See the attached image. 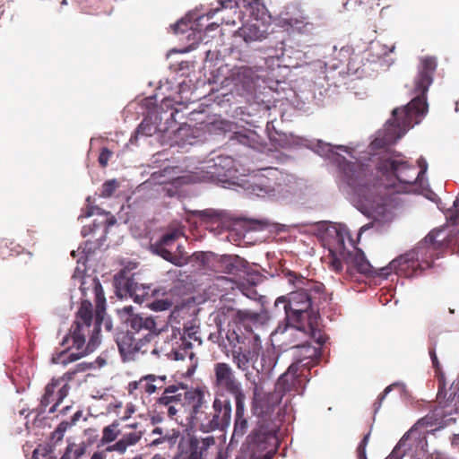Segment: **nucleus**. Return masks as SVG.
Masks as SVG:
<instances>
[{
	"label": "nucleus",
	"mask_w": 459,
	"mask_h": 459,
	"mask_svg": "<svg viewBox=\"0 0 459 459\" xmlns=\"http://www.w3.org/2000/svg\"><path fill=\"white\" fill-rule=\"evenodd\" d=\"M187 27H188V22H185L184 20H180L178 22L171 25V28H172L174 33H176V34L184 33L186 30Z\"/></svg>",
	"instance_id": "52"
},
{
	"label": "nucleus",
	"mask_w": 459,
	"mask_h": 459,
	"mask_svg": "<svg viewBox=\"0 0 459 459\" xmlns=\"http://www.w3.org/2000/svg\"><path fill=\"white\" fill-rule=\"evenodd\" d=\"M282 275L291 285L307 286L310 283L308 279L290 270H283Z\"/></svg>",
	"instance_id": "41"
},
{
	"label": "nucleus",
	"mask_w": 459,
	"mask_h": 459,
	"mask_svg": "<svg viewBox=\"0 0 459 459\" xmlns=\"http://www.w3.org/2000/svg\"><path fill=\"white\" fill-rule=\"evenodd\" d=\"M86 453V446L84 443L76 445L70 443L67 445L64 455L60 459H82Z\"/></svg>",
	"instance_id": "38"
},
{
	"label": "nucleus",
	"mask_w": 459,
	"mask_h": 459,
	"mask_svg": "<svg viewBox=\"0 0 459 459\" xmlns=\"http://www.w3.org/2000/svg\"><path fill=\"white\" fill-rule=\"evenodd\" d=\"M64 435L62 432L57 430L56 429L52 432L51 434V439H56V441H61L64 437Z\"/></svg>",
	"instance_id": "64"
},
{
	"label": "nucleus",
	"mask_w": 459,
	"mask_h": 459,
	"mask_svg": "<svg viewBox=\"0 0 459 459\" xmlns=\"http://www.w3.org/2000/svg\"><path fill=\"white\" fill-rule=\"evenodd\" d=\"M177 392V385H171L165 388L162 395L154 403L153 410L150 412L152 422H162L166 415L178 420V413L182 412V403H180V394Z\"/></svg>",
	"instance_id": "14"
},
{
	"label": "nucleus",
	"mask_w": 459,
	"mask_h": 459,
	"mask_svg": "<svg viewBox=\"0 0 459 459\" xmlns=\"http://www.w3.org/2000/svg\"><path fill=\"white\" fill-rule=\"evenodd\" d=\"M195 216L204 224H216L221 226L226 219V213L214 209H205L195 212Z\"/></svg>",
	"instance_id": "29"
},
{
	"label": "nucleus",
	"mask_w": 459,
	"mask_h": 459,
	"mask_svg": "<svg viewBox=\"0 0 459 459\" xmlns=\"http://www.w3.org/2000/svg\"><path fill=\"white\" fill-rule=\"evenodd\" d=\"M185 459H203V455H201V452L189 448V454Z\"/></svg>",
	"instance_id": "59"
},
{
	"label": "nucleus",
	"mask_w": 459,
	"mask_h": 459,
	"mask_svg": "<svg viewBox=\"0 0 459 459\" xmlns=\"http://www.w3.org/2000/svg\"><path fill=\"white\" fill-rule=\"evenodd\" d=\"M143 378L140 381H132L128 384L127 391L129 394L134 395V392L138 389L139 384L142 382Z\"/></svg>",
	"instance_id": "58"
},
{
	"label": "nucleus",
	"mask_w": 459,
	"mask_h": 459,
	"mask_svg": "<svg viewBox=\"0 0 459 459\" xmlns=\"http://www.w3.org/2000/svg\"><path fill=\"white\" fill-rule=\"evenodd\" d=\"M72 426V423L69 421L64 420L58 424L56 429L65 434V432Z\"/></svg>",
	"instance_id": "61"
},
{
	"label": "nucleus",
	"mask_w": 459,
	"mask_h": 459,
	"mask_svg": "<svg viewBox=\"0 0 459 459\" xmlns=\"http://www.w3.org/2000/svg\"><path fill=\"white\" fill-rule=\"evenodd\" d=\"M178 392L180 394V403H182V411L185 406L191 407L190 419L191 420L196 417L204 409H208V401L206 396L209 395L207 392L201 388L188 389L184 385H177Z\"/></svg>",
	"instance_id": "20"
},
{
	"label": "nucleus",
	"mask_w": 459,
	"mask_h": 459,
	"mask_svg": "<svg viewBox=\"0 0 459 459\" xmlns=\"http://www.w3.org/2000/svg\"><path fill=\"white\" fill-rule=\"evenodd\" d=\"M112 157V152L108 148L104 147L101 149L100 156H99V163L102 168L107 167L108 160Z\"/></svg>",
	"instance_id": "48"
},
{
	"label": "nucleus",
	"mask_w": 459,
	"mask_h": 459,
	"mask_svg": "<svg viewBox=\"0 0 459 459\" xmlns=\"http://www.w3.org/2000/svg\"><path fill=\"white\" fill-rule=\"evenodd\" d=\"M141 432L129 433L125 435L122 440L126 442L127 447L128 446L136 444L141 439Z\"/></svg>",
	"instance_id": "50"
},
{
	"label": "nucleus",
	"mask_w": 459,
	"mask_h": 459,
	"mask_svg": "<svg viewBox=\"0 0 459 459\" xmlns=\"http://www.w3.org/2000/svg\"><path fill=\"white\" fill-rule=\"evenodd\" d=\"M52 444H39L32 453V459H56Z\"/></svg>",
	"instance_id": "39"
},
{
	"label": "nucleus",
	"mask_w": 459,
	"mask_h": 459,
	"mask_svg": "<svg viewBox=\"0 0 459 459\" xmlns=\"http://www.w3.org/2000/svg\"><path fill=\"white\" fill-rule=\"evenodd\" d=\"M95 294V317L97 322L102 323L106 312V298L103 289H94Z\"/></svg>",
	"instance_id": "37"
},
{
	"label": "nucleus",
	"mask_w": 459,
	"mask_h": 459,
	"mask_svg": "<svg viewBox=\"0 0 459 459\" xmlns=\"http://www.w3.org/2000/svg\"><path fill=\"white\" fill-rule=\"evenodd\" d=\"M166 376L145 375V393L152 394L157 390H165Z\"/></svg>",
	"instance_id": "35"
},
{
	"label": "nucleus",
	"mask_w": 459,
	"mask_h": 459,
	"mask_svg": "<svg viewBox=\"0 0 459 459\" xmlns=\"http://www.w3.org/2000/svg\"><path fill=\"white\" fill-rule=\"evenodd\" d=\"M221 333L219 345L227 357H231L238 369L246 372L251 364L256 362L262 343L258 334L255 333L247 324L228 325L227 330Z\"/></svg>",
	"instance_id": "6"
},
{
	"label": "nucleus",
	"mask_w": 459,
	"mask_h": 459,
	"mask_svg": "<svg viewBox=\"0 0 459 459\" xmlns=\"http://www.w3.org/2000/svg\"><path fill=\"white\" fill-rule=\"evenodd\" d=\"M252 191L258 196L274 195L278 185L275 181L265 176H260L252 184Z\"/></svg>",
	"instance_id": "28"
},
{
	"label": "nucleus",
	"mask_w": 459,
	"mask_h": 459,
	"mask_svg": "<svg viewBox=\"0 0 459 459\" xmlns=\"http://www.w3.org/2000/svg\"><path fill=\"white\" fill-rule=\"evenodd\" d=\"M143 134V120L137 126L134 134L131 136L128 144H134L138 141L140 134Z\"/></svg>",
	"instance_id": "54"
},
{
	"label": "nucleus",
	"mask_w": 459,
	"mask_h": 459,
	"mask_svg": "<svg viewBox=\"0 0 459 459\" xmlns=\"http://www.w3.org/2000/svg\"><path fill=\"white\" fill-rule=\"evenodd\" d=\"M101 325H104L105 329L108 332L113 328L112 321L109 317H106V313L104 314V320Z\"/></svg>",
	"instance_id": "62"
},
{
	"label": "nucleus",
	"mask_w": 459,
	"mask_h": 459,
	"mask_svg": "<svg viewBox=\"0 0 459 459\" xmlns=\"http://www.w3.org/2000/svg\"><path fill=\"white\" fill-rule=\"evenodd\" d=\"M234 171V160L228 156H217L209 160L202 167V179L212 182H224L232 176Z\"/></svg>",
	"instance_id": "19"
},
{
	"label": "nucleus",
	"mask_w": 459,
	"mask_h": 459,
	"mask_svg": "<svg viewBox=\"0 0 459 459\" xmlns=\"http://www.w3.org/2000/svg\"><path fill=\"white\" fill-rule=\"evenodd\" d=\"M178 237L177 233L165 234L160 241V246L157 247V253L165 260L176 264L181 265L180 258L174 255L170 251L165 248L166 246H169Z\"/></svg>",
	"instance_id": "30"
},
{
	"label": "nucleus",
	"mask_w": 459,
	"mask_h": 459,
	"mask_svg": "<svg viewBox=\"0 0 459 459\" xmlns=\"http://www.w3.org/2000/svg\"><path fill=\"white\" fill-rule=\"evenodd\" d=\"M346 239L351 241L350 233L345 227L333 226L326 230L325 242L331 255L330 266L335 272L342 269V260L351 263L357 268L355 256L358 252L362 250L356 248L353 253L348 251L345 247Z\"/></svg>",
	"instance_id": "11"
},
{
	"label": "nucleus",
	"mask_w": 459,
	"mask_h": 459,
	"mask_svg": "<svg viewBox=\"0 0 459 459\" xmlns=\"http://www.w3.org/2000/svg\"><path fill=\"white\" fill-rule=\"evenodd\" d=\"M193 257L195 258V260L199 261L204 264H206L208 263V256L204 252L194 253Z\"/></svg>",
	"instance_id": "57"
},
{
	"label": "nucleus",
	"mask_w": 459,
	"mask_h": 459,
	"mask_svg": "<svg viewBox=\"0 0 459 459\" xmlns=\"http://www.w3.org/2000/svg\"><path fill=\"white\" fill-rule=\"evenodd\" d=\"M440 399V393L437 394ZM459 413V383L453 385L446 400H438V404L429 414L437 422V429H444L455 422L453 414Z\"/></svg>",
	"instance_id": "18"
},
{
	"label": "nucleus",
	"mask_w": 459,
	"mask_h": 459,
	"mask_svg": "<svg viewBox=\"0 0 459 459\" xmlns=\"http://www.w3.org/2000/svg\"><path fill=\"white\" fill-rule=\"evenodd\" d=\"M264 279L265 276L264 274L253 269L247 263V266L242 271L238 281L244 282L245 287H255L258 284H262Z\"/></svg>",
	"instance_id": "32"
},
{
	"label": "nucleus",
	"mask_w": 459,
	"mask_h": 459,
	"mask_svg": "<svg viewBox=\"0 0 459 459\" xmlns=\"http://www.w3.org/2000/svg\"><path fill=\"white\" fill-rule=\"evenodd\" d=\"M101 246H102V243L99 239H97L96 241L87 240L82 247V253L85 255L84 260L86 261L88 256L90 255L93 254Z\"/></svg>",
	"instance_id": "45"
},
{
	"label": "nucleus",
	"mask_w": 459,
	"mask_h": 459,
	"mask_svg": "<svg viewBox=\"0 0 459 459\" xmlns=\"http://www.w3.org/2000/svg\"><path fill=\"white\" fill-rule=\"evenodd\" d=\"M420 170L416 173L401 156L383 157L377 165V173L370 165L344 161L341 165L345 181L358 203L359 209L369 217L383 215L389 203L387 190L397 184L413 185L428 169L423 158L418 160Z\"/></svg>",
	"instance_id": "1"
},
{
	"label": "nucleus",
	"mask_w": 459,
	"mask_h": 459,
	"mask_svg": "<svg viewBox=\"0 0 459 459\" xmlns=\"http://www.w3.org/2000/svg\"><path fill=\"white\" fill-rule=\"evenodd\" d=\"M306 368H299V364H291L286 372H284L278 378L275 384V389L280 394L293 397L296 394H302L306 383L307 381V375Z\"/></svg>",
	"instance_id": "17"
},
{
	"label": "nucleus",
	"mask_w": 459,
	"mask_h": 459,
	"mask_svg": "<svg viewBox=\"0 0 459 459\" xmlns=\"http://www.w3.org/2000/svg\"><path fill=\"white\" fill-rule=\"evenodd\" d=\"M152 420L145 426V446L157 447L169 441L168 430Z\"/></svg>",
	"instance_id": "25"
},
{
	"label": "nucleus",
	"mask_w": 459,
	"mask_h": 459,
	"mask_svg": "<svg viewBox=\"0 0 459 459\" xmlns=\"http://www.w3.org/2000/svg\"><path fill=\"white\" fill-rule=\"evenodd\" d=\"M91 368H92L91 363L82 362V363L75 365V367L73 368V370L75 371V373L77 374V373L85 372Z\"/></svg>",
	"instance_id": "55"
},
{
	"label": "nucleus",
	"mask_w": 459,
	"mask_h": 459,
	"mask_svg": "<svg viewBox=\"0 0 459 459\" xmlns=\"http://www.w3.org/2000/svg\"><path fill=\"white\" fill-rule=\"evenodd\" d=\"M148 115L151 116V118L152 117H154V119H155V122H154V125H150L148 123V116H145V127H144V130H145V135H151L152 134V132H156V131H165L166 130V127H162L160 123H158V119H159V111H158V108L157 107H155L154 108L151 109L148 111ZM160 120H161V117H160Z\"/></svg>",
	"instance_id": "40"
},
{
	"label": "nucleus",
	"mask_w": 459,
	"mask_h": 459,
	"mask_svg": "<svg viewBox=\"0 0 459 459\" xmlns=\"http://www.w3.org/2000/svg\"><path fill=\"white\" fill-rule=\"evenodd\" d=\"M380 0H346L344 8L349 12H356L369 15L380 6Z\"/></svg>",
	"instance_id": "27"
},
{
	"label": "nucleus",
	"mask_w": 459,
	"mask_h": 459,
	"mask_svg": "<svg viewBox=\"0 0 459 459\" xmlns=\"http://www.w3.org/2000/svg\"><path fill=\"white\" fill-rule=\"evenodd\" d=\"M277 25L288 34L313 36L319 24L309 15L307 9L300 3H290L279 13Z\"/></svg>",
	"instance_id": "8"
},
{
	"label": "nucleus",
	"mask_w": 459,
	"mask_h": 459,
	"mask_svg": "<svg viewBox=\"0 0 459 459\" xmlns=\"http://www.w3.org/2000/svg\"><path fill=\"white\" fill-rule=\"evenodd\" d=\"M429 355H430V358H431V360H432V363H433V367L435 368V369L437 371L439 370L440 369V363H439L438 359L437 357L435 347H432V348L429 349Z\"/></svg>",
	"instance_id": "56"
},
{
	"label": "nucleus",
	"mask_w": 459,
	"mask_h": 459,
	"mask_svg": "<svg viewBox=\"0 0 459 459\" xmlns=\"http://www.w3.org/2000/svg\"><path fill=\"white\" fill-rule=\"evenodd\" d=\"M213 385L219 391L232 395L235 400L246 397L241 382L232 367L226 362L213 365Z\"/></svg>",
	"instance_id": "15"
},
{
	"label": "nucleus",
	"mask_w": 459,
	"mask_h": 459,
	"mask_svg": "<svg viewBox=\"0 0 459 459\" xmlns=\"http://www.w3.org/2000/svg\"><path fill=\"white\" fill-rule=\"evenodd\" d=\"M246 397L235 400V419H234V429H233V438L243 437L248 429V420L246 416L245 408Z\"/></svg>",
	"instance_id": "24"
},
{
	"label": "nucleus",
	"mask_w": 459,
	"mask_h": 459,
	"mask_svg": "<svg viewBox=\"0 0 459 459\" xmlns=\"http://www.w3.org/2000/svg\"><path fill=\"white\" fill-rule=\"evenodd\" d=\"M118 314L130 328L126 332H133L134 334L141 336L140 331L143 328V318L140 315L134 313L133 307L126 306L118 310Z\"/></svg>",
	"instance_id": "26"
},
{
	"label": "nucleus",
	"mask_w": 459,
	"mask_h": 459,
	"mask_svg": "<svg viewBox=\"0 0 459 459\" xmlns=\"http://www.w3.org/2000/svg\"><path fill=\"white\" fill-rule=\"evenodd\" d=\"M279 429L280 425L275 420L260 421L247 437L253 454L264 453L260 459H273L278 450Z\"/></svg>",
	"instance_id": "10"
},
{
	"label": "nucleus",
	"mask_w": 459,
	"mask_h": 459,
	"mask_svg": "<svg viewBox=\"0 0 459 459\" xmlns=\"http://www.w3.org/2000/svg\"><path fill=\"white\" fill-rule=\"evenodd\" d=\"M75 376V371L71 368L63 376L56 377V379L61 384L59 390L56 392L58 401H64V399L68 395L71 388L69 383L74 379Z\"/></svg>",
	"instance_id": "33"
},
{
	"label": "nucleus",
	"mask_w": 459,
	"mask_h": 459,
	"mask_svg": "<svg viewBox=\"0 0 459 459\" xmlns=\"http://www.w3.org/2000/svg\"><path fill=\"white\" fill-rule=\"evenodd\" d=\"M104 450L106 453L117 451L120 454H124L126 450V444L122 439H120L116 444L107 446Z\"/></svg>",
	"instance_id": "49"
},
{
	"label": "nucleus",
	"mask_w": 459,
	"mask_h": 459,
	"mask_svg": "<svg viewBox=\"0 0 459 459\" xmlns=\"http://www.w3.org/2000/svg\"><path fill=\"white\" fill-rule=\"evenodd\" d=\"M172 302L168 299H160L152 302L148 307L154 311H165L170 308Z\"/></svg>",
	"instance_id": "46"
},
{
	"label": "nucleus",
	"mask_w": 459,
	"mask_h": 459,
	"mask_svg": "<svg viewBox=\"0 0 459 459\" xmlns=\"http://www.w3.org/2000/svg\"><path fill=\"white\" fill-rule=\"evenodd\" d=\"M169 180L165 178L160 172H154L152 174L151 178L145 181V184H159L163 185L169 183Z\"/></svg>",
	"instance_id": "47"
},
{
	"label": "nucleus",
	"mask_w": 459,
	"mask_h": 459,
	"mask_svg": "<svg viewBox=\"0 0 459 459\" xmlns=\"http://www.w3.org/2000/svg\"><path fill=\"white\" fill-rule=\"evenodd\" d=\"M117 427L118 423L117 421H114L112 424L105 427L102 431L100 442L102 444H106L114 441L120 433L119 430H117Z\"/></svg>",
	"instance_id": "42"
},
{
	"label": "nucleus",
	"mask_w": 459,
	"mask_h": 459,
	"mask_svg": "<svg viewBox=\"0 0 459 459\" xmlns=\"http://www.w3.org/2000/svg\"><path fill=\"white\" fill-rule=\"evenodd\" d=\"M156 103H157V94L145 97V108H149V107L151 105L156 106Z\"/></svg>",
	"instance_id": "60"
},
{
	"label": "nucleus",
	"mask_w": 459,
	"mask_h": 459,
	"mask_svg": "<svg viewBox=\"0 0 459 459\" xmlns=\"http://www.w3.org/2000/svg\"><path fill=\"white\" fill-rule=\"evenodd\" d=\"M282 343L285 345H289L290 348L295 349V357L296 361L292 364H299V368H306V371L309 373L310 368L316 365L321 357V351L319 348L311 346L309 343L305 342L302 344L297 343L299 340H301L303 337H309L311 340L315 341L313 338L309 336V334H300L296 333L290 335V333L281 335Z\"/></svg>",
	"instance_id": "13"
},
{
	"label": "nucleus",
	"mask_w": 459,
	"mask_h": 459,
	"mask_svg": "<svg viewBox=\"0 0 459 459\" xmlns=\"http://www.w3.org/2000/svg\"><path fill=\"white\" fill-rule=\"evenodd\" d=\"M396 385L395 384H393V385H388L382 394H380V395L378 396L377 402L375 403V411H378L379 408L381 407V403L382 402L384 401V399L385 398V396L387 395V394L393 389L394 386H395Z\"/></svg>",
	"instance_id": "53"
},
{
	"label": "nucleus",
	"mask_w": 459,
	"mask_h": 459,
	"mask_svg": "<svg viewBox=\"0 0 459 459\" xmlns=\"http://www.w3.org/2000/svg\"><path fill=\"white\" fill-rule=\"evenodd\" d=\"M253 398L251 410L252 412L259 417L257 425L263 420H272L270 413L273 411L275 406L279 405L282 400V395L276 389L274 392L264 393L263 385L255 381L252 382Z\"/></svg>",
	"instance_id": "16"
},
{
	"label": "nucleus",
	"mask_w": 459,
	"mask_h": 459,
	"mask_svg": "<svg viewBox=\"0 0 459 459\" xmlns=\"http://www.w3.org/2000/svg\"><path fill=\"white\" fill-rule=\"evenodd\" d=\"M143 336L136 337L133 332H121L116 336V342L123 360H134L143 347Z\"/></svg>",
	"instance_id": "21"
},
{
	"label": "nucleus",
	"mask_w": 459,
	"mask_h": 459,
	"mask_svg": "<svg viewBox=\"0 0 459 459\" xmlns=\"http://www.w3.org/2000/svg\"><path fill=\"white\" fill-rule=\"evenodd\" d=\"M215 445V438L212 436H208L204 438H198L196 437H192L189 439V448L195 449L197 452H201V455L204 454L212 446Z\"/></svg>",
	"instance_id": "36"
},
{
	"label": "nucleus",
	"mask_w": 459,
	"mask_h": 459,
	"mask_svg": "<svg viewBox=\"0 0 459 459\" xmlns=\"http://www.w3.org/2000/svg\"><path fill=\"white\" fill-rule=\"evenodd\" d=\"M137 264L130 262L114 275V287H137L141 273L135 272Z\"/></svg>",
	"instance_id": "23"
},
{
	"label": "nucleus",
	"mask_w": 459,
	"mask_h": 459,
	"mask_svg": "<svg viewBox=\"0 0 459 459\" xmlns=\"http://www.w3.org/2000/svg\"><path fill=\"white\" fill-rule=\"evenodd\" d=\"M247 266V262L237 255H216L212 263V269L216 273H224L228 276H217V280L222 284H234L236 287H245V283L239 281L242 271Z\"/></svg>",
	"instance_id": "12"
},
{
	"label": "nucleus",
	"mask_w": 459,
	"mask_h": 459,
	"mask_svg": "<svg viewBox=\"0 0 459 459\" xmlns=\"http://www.w3.org/2000/svg\"><path fill=\"white\" fill-rule=\"evenodd\" d=\"M85 271H86L85 261L82 263V265H80V260H79L78 265L76 266L74 273L73 274V280H74V285L79 284L80 287H82L83 285L88 283V280H91L93 281L94 287H102L99 281H96V279L91 278L90 275H86Z\"/></svg>",
	"instance_id": "34"
},
{
	"label": "nucleus",
	"mask_w": 459,
	"mask_h": 459,
	"mask_svg": "<svg viewBox=\"0 0 459 459\" xmlns=\"http://www.w3.org/2000/svg\"><path fill=\"white\" fill-rule=\"evenodd\" d=\"M262 363H263V369H264V370L272 369L276 364L275 351L273 350H267L264 353H263Z\"/></svg>",
	"instance_id": "44"
},
{
	"label": "nucleus",
	"mask_w": 459,
	"mask_h": 459,
	"mask_svg": "<svg viewBox=\"0 0 459 459\" xmlns=\"http://www.w3.org/2000/svg\"><path fill=\"white\" fill-rule=\"evenodd\" d=\"M437 59L425 56L420 59L418 74L414 81V92L417 94L406 106L393 110V118L388 121L383 138L377 137L372 144L382 147L395 143L415 125L428 112L426 94L433 82V76L437 69Z\"/></svg>",
	"instance_id": "3"
},
{
	"label": "nucleus",
	"mask_w": 459,
	"mask_h": 459,
	"mask_svg": "<svg viewBox=\"0 0 459 459\" xmlns=\"http://www.w3.org/2000/svg\"><path fill=\"white\" fill-rule=\"evenodd\" d=\"M107 453L105 450L95 452L91 459H106Z\"/></svg>",
	"instance_id": "63"
},
{
	"label": "nucleus",
	"mask_w": 459,
	"mask_h": 459,
	"mask_svg": "<svg viewBox=\"0 0 459 459\" xmlns=\"http://www.w3.org/2000/svg\"><path fill=\"white\" fill-rule=\"evenodd\" d=\"M231 403L230 399L215 397L212 407L204 409L191 420V424L196 429L204 433H210L217 429L223 430L230 424Z\"/></svg>",
	"instance_id": "9"
},
{
	"label": "nucleus",
	"mask_w": 459,
	"mask_h": 459,
	"mask_svg": "<svg viewBox=\"0 0 459 459\" xmlns=\"http://www.w3.org/2000/svg\"><path fill=\"white\" fill-rule=\"evenodd\" d=\"M459 246L458 233L446 236L445 229L431 230L424 239L408 252L393 259L387 265L375 268L366 258L363 251L357 253V271L365 275L370 283L381 285L385 282L399 284V279H411L420 276L432 266L445 248ZM391 287V285H389Z\"/></svg>",
	"instance_id": "2"
},
{
	"label": "nucleus",
	"mask_w": 459,
	"mask_h": 459,
	"mask_svg": "<svg viewBox=\"0 0 459 459\" xmlns=\"http://www.w3.org/2000/svg\"><path fill=\"white\" fill-rule=\"evenodd\" d=\"M100 326L96 317L93 322L91 303L82 300L70 332L62 342L67 348L60 353L59 363L66 366L95 351L100 343Z\"/></svg>",
	"instance_id": "5"
},
{
	"label": "nucleus",
	"mask_w": 459,
	"mask_h": 459,
	"mask_svg": "<svg viewBox=\"0 0 459 459\" xmlns=\"http://www.w3.org/2000/svg\"><path fill=\"white\" fill-rule=\"evenodd\" d=\"M61 384L53 377L51 381L45 386L44 394L40 399V403L38 408L39 413L46 412L47 408L51 404L52 406L49 408L48 412L54 413L58 405L63 401H58V396L56 395L57 390H59Z\"/></svg>",
	"instance_id": "22"
},
{
	"label": "nucleus",
	"mask_w": 459,
	"mask_h": 459,
	"mask_svg": "<svg viewBox=\"0 0 459 459\" xmlns=\"http://www.w3.org/2000/svg\"><path fill=\"white\" fill-rule=\"evenodd\" d=\"M447 221L452 225L459 224V211L453 208L449 209L446 214Z\"/></svg>",
	"instance_id": "51"
},
{
	"label": "nucleus",
	"mask_w": 459,
	"mask_h": 459,
	"mask_svg": "<svg viewBox=\"0 0 459 459\" xmlns=\"http://www.w3.org/2000/svg\"><path fill=\"white\" fill-rule=\"evenodd\" d=\"M440 429H437V422L428 413L403 436L385 459H403L406 455H409L411 459H429L430 453L428 449L427 436L435 435V432ZM369 437L370 431L363 437L358 446V459H367L366 447Z\"/></svg>",
	"instance_id": "7"
},
{
	"label": "nucleus",
	"mask_w": 459,
	"mask_h": 459,
	"mask_svg": "<svg viewBox=\"0 0 459 459\" xmlns=\"http://www.w3.org/2000/svg\"><path fill=\"white\" fill-rule=\"evenodd\" d=\"M322 299L326 301L325 289H309L308 292L305 289H299L291 292L289 305L285 306L286 317L278 325L273 335L277 337L287 333L290 335L309 334L317 344L323 345L327 337L319 315Z\"/></svg>",
	"instance_id": "4"
},
{
	"label": "nucleus",
	"mask_w": 459,
	"mask_h": 459,
	"mask_svg": "<svg viewBox=\"0 0 459 459\" xmlns=\"http://www.w3.org/2000/svg\"><path fill=\"white\" fill-rule=\"evenodd\" d=\"M238 34L246 43L261 41L267 36L266 32L264 30H261L256 24L243 25L238 30Z\"/></svg>",
	"instance_id": "31"
},
{
	"label": "nucleus",
	"mask_w": 459,
	"mask_h": 459,
	"mask_svg": "<svg viewBox=\"0 0 459 459\" xmlns=\"http://www.w3.org/2000/svg\"><path fill=\"white\" fill-rule=\"evenodd\" d=\"M118 186L119 183L117 180H108L102 185L100 195L105 198L110 197L114 194V192L118 188Z\"/></svg>",
	"instance_id": "43"
}]
</instances>
